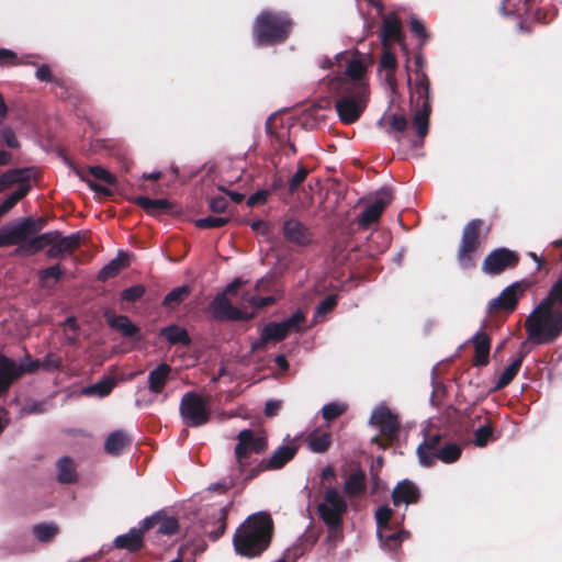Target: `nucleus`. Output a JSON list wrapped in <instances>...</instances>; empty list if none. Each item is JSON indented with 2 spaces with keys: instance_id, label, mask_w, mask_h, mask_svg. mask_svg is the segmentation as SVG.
Instances as JSON below:
<instances>
[{
  "instance_id": "f257e3e1",
  "label": "nucleus",
  "mask_w": 562,
  "mask_h": 562,
  "mask_svg": "<svg viewBox=\"0 0 562 562\" xmlns=\"http://www.w3.org/2000/svg\"><path fill=\"white\" fill-rule=\"evenodd\" d=\"M273 535L274 522L269 513L251 514L235 530L234 550L243 558L260 557L270 547Z\"/></svg>"
},
{
  "instance_id": "f03ea898",
  "label": "nucleus",
  "mask_w": 562,
  "mask_h": 562,
  "mask_svg": "<svg viewBox=\"0 0 562 562\" xmlns=\"http://www.w3.org/2000/svg\"><path fill=\"white\" fill-rule=\"evenodd\" d=\"M525 328L532 342H553L562 333V308L542 300L527 317Z\"/></svg>"
},
{
  "instance_id": "7ed1b4c3",
  "label": "nucleus",
  "mask_w": 562,
  "mask_h": 562,
  "mask_svg": "<svg viewBox=\"0 0 562 562\" xmlns=\"http://www.w3.org/2000/svg\"><path fill=\"white\" fill-rule=\"evenodd\" d=\"M328 82L329 91L337 98L335 108L344 124H353L359 120L369 100V85Z\"/></svg>"
},
{
  "instance_id": "20e7f679",
  "label": "nucleus",
  "mask_w": 562,
  "mask_h": 562,
  "mask_svg": "<svg viewBox=\"0 0 562 562\" xmlns=\"http://www.w3.org/2000/svg\"><path fill=\"white\" fill-rule=\"evenodd\" d=\"M416 102V112L413 117L412 127L416 136L408 139L412 148H418L424 145V139L429 132V117L432 111L430 95V80L428 76L420 70H416V81L411 87V102Z\"/></svg>"
},
{
  "instance_id": "39448f33",
  "label": "nucleus",
  "mask_w": 562,
  "mask_h": 562,
  "mask_svg": "<svg viewBox=\"0 0 562 562\" xmlns=\"http://www.w3.org/2000/svg\"><path fill=\"white\" fill-rule=\"evenodd\" d=\"M292 20L286 13L262 11L252 25V35L258 46L284 43L291 33Z\"/></svg>"
},
{
  "instance_id": "423d86ee",
  "label": "nucleus",
  "mask_w": 562,
  "mask_h": 562,
  "mask_svg": "<svg viewBox=\"0 0 562 562\" xmlns=\"http://www.w3.org/2000/svg\"><path fill=\"white\" fill-rule=\"evenodd\" d=\"M348 504L336 487H327L323 502L317 505L319 518L328 530L327 541H336L342 538L344 516Z\"/></svg>"
},
{
  "instance_id": "0eeeda50",
  "label": "nucleus",
  "mask_w": 562,
  "mask_h": 562,
  "mask_svg": "<svg viewBox=\"0 0 562 562\" xmlns=\"http://www.w3.org/2000/svg\"><path fill=\"white\" fill-rule=\"evenodd\" d=\"M81 245L80 233H74L68 236H63L59 231H49L34 236L27 244V249L31 252H40L45 247L49 246L46 250L48 259H64L68 255H72Z\"/></svg>"
},
{
  "instance_id": "6e6552de",
  "label": "nucleus",
  "mask_w": 562,
  "mask_h": 562,
  "mask_svg": "<svg viewBox=\"0 0 562 562\" xmlns=\"http://www.w3.org/2000/svg\"><path fill=\"white\" fill-rule=\"evenodd\" d=\"M237 445L234 454L238 473H243L251 463V454H262L268 449V439L265 435H256L251 429H243L236 436Z\"/></svg>"
},
{
  "instance_id": "1a4fd4ad",
  "label": "nucleus",
  "mask_w": 562,
  "mask_h": 562,
  "mask_svg": "<svg viewBox=\"0 0 562 562\" xmlns=\"http://www.w3.org/2000/svg\"><path fill=\"white\" fill-rule=\"evenodd\" d=\"M182 423L187 427L198 428L206 425L211 419L207 402L196 392L189 391L183 394L179 404Z\"/></svg>"
},
{
  "instance_id": "9d476101",
  "label": "nucleus",
  "mask_w": 562,
  "mask_h": 562,
  "mask_svg": "<svg viewBox=\"0 0 562 562\" xmlns=\"http://www.w3.org/2000/svg\"><path fill=\"white\" fill-rule=\"evenodd\" d=\"M370 424L380 430V435L373 437L372 442L386 448L397 440L401 427L400 420L387 406L376 407L371 414Z\"/></svg>"
},
{
  "instance_id": "9b49d317",
  "label": "nucleus",
  "mask_w": 562,
  "mask_h": 562,
  "mask_svg": "<svg viewBox=\"0 0 562 562\" xmlns=\"http://www.w3.org/2000/svg\"><path fill=\"white\" fill-rule=\"evenodd\" d=\"M483 225V220L474 218L463 227L461 243L457 252L458 262L463 269H471L475 266L473 255L480 248V236Z\"/></svg>"
},
{
  "instance_id": "f8f14e48",
  "label": "nucleus",
  "mask_w": 562,
  "mask_h": 562,
  "mask_svg": "<svg viewBox=\"0 0 562 562\" xmlns=\"http://www.w3.org/2000/svg\"><path fill=\"white\" fill-rule=\"evenodd\" d=\"M530 285L528 280H521L506 286L497 297L488 302L487 315L494 317L502 313L512 314L517 308L519 299Z\"/></svg>"
},
{
  "instance_id": "ddd939ff",
  "label": "nucleus",
  "mask_w": 562,
  "mask_h": 562,
  "mask_svg": "<svg viewBox=\"0 0 562 562\" xmlns=\"http://www.w3.org/2000/svg\"><path fill=\"white\" fill-rule=\"evenodd\" d=\"M291 119L286 121L270 117L266 123V130L270 137L272 149L279 154L282 153L285 156H294L296 154V147L291 142V127L293 126Z\"/></svg>"
},
{
  "instance_id": "4468645a",
  "label": "nucleus",
  "mask_w": 562,
  "mask_h": 562,
  "mask_svg": "<svg viewBox=\"0 0 562 562\" xmlns=\"http://www.w3.org/2000/svg\"><path fill=\"white\" fill-rule=\"evenodd\" d=\"M33 239L23 218L13 224L3 225L0 228V248L9 246H19L15 254L26 256L35 255L27 249V244Z\"/></svg>"
},
{
  "instance_id": "2eb2a0df",
  "label": "nucleus",
  "mask_w": 562,
  "mask_h": 562,
  "mask_svg": "<svg viewBox=\"0 0 562 562\" xmlns=\"http://www.w3.org/2000/svg\"><path fill=\"white\" fill-rule=\"evenodd\" d=\"M209 313L216 322H248L255 317V313L245 312L234 306L225 294H216L209 304Z\"/></svg>"
},
{
  "instance_id": "dca6fc26",
  "label": "nucleus",
  "mask_w": 562,
  "mask_h": 562,
  "mask_svg": "<svg viewBox=\"0 0 562 562\" xmlns=\"http://www.w3.org/2000/svg\"><path fill=\"white\" fill-rule=\"evenodd\" d=\"M520 257L518 252L502 247L492 250L484 259L482 270L490 276H498L507 269L518 266Z\"/></svg>"
},
{
  "instance_id": "f3484780",
  "label": "nucleus",
  "mask_w": 562,
  "mask_h": 562,
  "mask_svg": "<svg viewBox=\"0 0 562 562\" xmlns=\"http://www.w3.org/2000/svg\"><path fill=\"white\" fill-rule=\"evenodd\" d=\"M305 321V316L301 311L295 312L289 318L276 323L270 322L263 328V340L274 342L282 341L290 331H299L300 325Z\"/></svg>"
},
{
  "instance_id": "a211bd4d",
  "label": "nucleus",
  "mask_w": 562,
  "mask_h": 562,
  "mask_svg": "<svg viewBox=\"0 0 562 562\" xmlns=\"http://www.w3.org/2000/svg\"><path fill=\"white\" fill-rule=\"evenodd\" d=\"M282 235L288 243L301 247H306L313 241L312 229L295 217H289L283 221Z\"/></svg>"
},
{
  "instance_id": "6ab92c4d",
  "label": "nucleus",
  "mask_w": 562,
  "mask_h": 562,
  "mask_svg": "<svg viewBox=\"0 0 562 562\" xmlns=\"http://www.w3.org/2000/svg\"><path fill=\"white\" fill-rule=\"evenodd\" d=\"M392 193L389 189H384L378 193V196L368 205L358 217V226L360 228H368L373 223H376L384 209L391 203Z\"/></svg>"
},
{
  "instance_id": "aec40b11",
  "label": "nucleus",
  "mask_w": 562,
  "mask_h": 562,
  "mask_svg": "<svg viewBox=\"0 0 562 562\" xmlns=\"http://www.w3.org/2000/svg\"><path fill=\"white\" fill-rule=\"evenodd\" d=\"M367 72L366 55L360 54L356 50L352 58L347 63V68L344 75L334 77L329 82L341 81L345 83L368 85L364 80Z\"/></svg>"
},
{
  "instance_id": "412c9836",
  "label": "nucleus",
  "mask_w": 562,
  "mask_h": 562,
  "mask_svg": "<svg viewBox=\"0 0 562 562\" xmlns=\"http://www.w3.org/2000/svg\"><path fill=\"white\" fill-rule=\"evenodd\" d=\"M442 439L441 434H425L423 442L417 447V456L422 465L430 468L435 464L436 453L445 442Z\"/></svg>"
},
{
  "instance_id": "4be33fe9",
  "label": "nucleus",
  "mask_w": 562,
  "mask_h": 562,
  "mask_svg": "<svg viewBox=\"0 0 562 562\" xmlns=\"http://www.w3.org/2000/svg\"><path fill=\"white\" fill-rule=\"evenodd\" d=\"M155 527H157V533L173 536L179 530V521L176 517L166 516L164 510H159L143 520V529L148 531Z\"/></svg>"
},
{
  "instance_id": "5701e85b",
  "label": "nucleus",
  "mask_w": 562,
  "mask_h": 562,
  "mask_svg": "<svg viewBox=\"0 0 562 562\" xmlns=\"http://www.w3.org/2000/svg\"><path fill=\"white\" fill-rule=\"evenodd\" d=\"M420 491L418 486L411 480L400 481L393 488L391 499L394 506L402 504L411 505L419 502Z\"/></svg>"
},
{
  "instance_id": "b1692460",
  "label": "nucleus",
  "mask_w": 562,
  "mask_h": 562,
  "mask_svg": "<svg viewBox=\"0 0 562 562\" xmlns=\"http://www.w3.org/2000/svg\"><path fill=\"white\" fill-rule=\"evenodd\" d=\"M380 38L383 48L391 47L393 42L402 43L404 41L402 22L395 14L383 19Z\"/></svg>"
},
{
  "instance_id": "393cba45",
  "label": "nucleus",
  "mask_w": 562,
  "mask_h": 562,
  "mask_svg": "<svg viewBox=\"0 0 562 562\" xmlns=\"http://www.w3.org/2000/svg\"><path fill=\"white\" fill-rule=\"evenodd\" d=\"M109 326L126 338L139 341L142 339L140 328L125 315L105 313Z\"/></svg>"
},
{
  "instance_id": "a878e982",
  "label": "nucleus",
  "mask_w": 562,
  "mask_h": 562,
  "mask_svg": "<svg viewBox=\"0 0 562 562\" xmlns=\"http://www.w3.org/2000/svg\"><path fill=\"white\" fill-rule=\"evenodd\" d=\"M471 340L474 347V356L472 359L473 366L477 368L487 366L490 362L491 350L490 336L485 331L479 330Z\"/></svg>"
},
{
  "instance_id": "bb28decb",
  "label": "nucleus",
  "mask_w": 562,
  "mask_h": 562,
  "mask_svg": "<svg viewBox=\"0 0 562 562\" xmlns=\"http://www.w3.org/2000/svg\"><path fill=\"white\" fill-rule=\"evenodd\" d=\"M133 203L142 207L148 215L157 216L159 214H168L173 210V203L167 199H149L139 195L133 199Z\"/></svg>"
},
{
  "instance_id": "cd10ccee",
  "label": "nucleus",
  "mask_w": 562,
  "mask_h": 562,
  "mask_svg": "<svg viewBox=\"0 0 562 562\" xmlns=\"http://www.w3.org/2000/svg\"><path fill=\"white\" fill-rule=\"evenodd\" d=\"M172 372V368L170 364L162 362L159 363L155 369L149 371L148 373V390L153 394H160L166 387L170 375Z\"/></svg>"
},
{
  "instance_id": "c85d7f7f",
  "label": "nucleus",
  "mask_w": 562,
  "mask_h": 562,
  "mask_svg": "<svg viewBox=\"0 0 562 562\" xmlns=\"http://www.w3.org/2000/svg\"><path fill=\"white\" fill-rule=\"evenodd\" d=\"M16 380H19L16 362L0 352V396L8 393Z\"/></svg>"
},
{
  "instance_id": "c756f323",
  "label": "nucleus",
  "mask_w": 562,
  "mask_h": 562,
  "mask_svg": "<svg viewBox=\"0 0 562 562\" xmlns=\"http://www.w3.org/2000/svg\"><path fill=\"white\" fill-rule=\"evenodd\" d=\"M32 176L33 168H14L0 172V193L16 183L20 186L30 184Z\"/></svg>"
},
{
  "instance_id": "7c9ffc66",
  "label": "nucleus",
  "mask_w": 562,
  "mask_h": 562,
  "mask_svg": "<svg viewBox=\"0 0 562 562\" xmlns=\"http://www.w3.org/2000/svg\"><path fill=\"white\" fill-rule=\"evenodd\" d=\"M147 529L132 528L127 533L115 538L114 544L120 549H127L130 552H137L143 548V537Z\"/></svg>"
},
{
  "instance_id": "2f4dec72",
  "label": "nucleus",
  "mask_w": 562,
  "mask_h": 562,
  "mask_svg": "<svg viewBox=\"0 0 562 562\" xmlns=\"http://www.w3.org/2000/svg\"><path fill=\"white\" fill-rule=\"evenodd\" d=\"M132 437L123 430L111 432L104 441V451L110 456H120L126 448L132 445Z\"/></svg>"
},
{
  "instance_id": "473e14b6",
  "label": "nucleus",
  "mask_w": 562,
  "mask_h": 562,
  "mask_svg": "<svg viewBox=\"0 0 562 562\" xmlns=\"http://www.w3.org/2000/svg\"><path fill=\"white\" fill-rule=\"evenodd\" d=\"M367 488V475L366 472L357 468L352 470V472L347 477L345 485H344V492L349 497H357L362 495L366 492Z\"/></svg>"
},
{
  "instance_id": "72a5a7b5",
  "label": "nucleus",
  "mask_w": 562,
  "mask_h": 562,
  "mask_svg": "<svg viewBox=\"0 0 562 562\" xmlns=\"http://www.w3.org/2000/svg\"><path fill=\"white\" fill-rule=\"evenodd\" d=\"M299 447L295 445L279 447L270 458L263 459L270 470L282 469L297 453Z\"/></svg>"
},
{
  "instance_id": "f704fd0d",
  "label": "nucleus",
  "mask_w": 562,
  "mask_h": 562,
  "mask_svg": "<svg viewBox=\"0 0 562 562\" xmlns=\"http://www.w3.org/2000/svg\"><path fill=\"white\" fill-rule=\"evenodd\" d=\"M56 469L57 481L60 484H72L77 482V468L70 457H61L56 463Z\"/></svg>"
},
{
  "instance_id": "c9c22d12",
  "label": "nucleus",
  "mask_w": 562,
  "mask_h": 562,
  "mask_svg": "<svg viewBox=\"0 0 562 562\" xmlns=\"http://www.w3.org/2000/svg\"><path fill=\"white\" fill-rule=\"evenodd\" d=\"M526 355L527 352L524 350H520L518 352L517 358L501 374L499 379L497 380L494 386V391L503 390L504 387L512 383V381L515 379L518 371L520 370Z\"/></svg>"
},
{
  "instance_id": "e433bc0d",
  "label": "nucleus",
  "mask_w": 562,
  "mask_h": 562,
  "mask_svg": "<svg viewBox=\"0 0 562 562\" xmlns=\"http://www.w3.org/2000/svg\"><path fill=\"white\" fill-rule=\"evenodd\" d=\"M308 449L314 453H324L331 446V434L329 431H322L321 429H314L307 436Z\"/></svg>"
},
{
  "instance_id": "4c0bfd02",
  "label": "nucleus",
  "mask_w": 562,
  "mask_h": 562,
  "mask_svg": "<svg viewBox=\"0 0 562 562\" xmlns=\"http://www.w3.org/2000/svg\"><path fill=\"white\" fill-rule=\"evenodd\" d=\"M408 120L404 114L393 113L389 117L386 134L393 136L397 143H401L406 136Z\"/></svg>"
},
{
  "instance_id": "58836bf2",
  "label": "nucleus",
  "mask_w": 562,
  "mask_h": 562,
  "mask_svg": "<svg viewBox=\"0 0 562 562\" xmlns=\"http://www.w3.org/2000/svg\"><path fill=\"white\" fill-rule=\"evenodd\" d=\"M160 336L170 345L181 344L183 346H189L191 344V338L188 331L175 324L161 328Z\"/></svg>"
},
{
  "instance_id": "ea45409f",
  "label": "nucleus",
  "mask_w": 562,
  "mask_h": 562,
  "mask_svg": "<svg viewBox=\"0 0 562 562\" xmlns=\"http://www.w3.org/2000/svg\"><path fill=\"white\" fill-rule=\"evenodd\" d=\"M191 292L192 289L188 284L175 288L164 297L162 306L175 310L189 297Z\"/></svg>"
},
{
  "instance_id": "a19ab883",
  "label": "nucleus",
  "mask_w": 562,
  "mask_h": 562,
  "mask_svg": "<svg viewBox=\"0 0 562 562\" xmlns=\"http://www.w3.org/2000/svg\"><path fill=\"white\" fill-rule=\"evenodd\" d=\"M378 536L384 547L392 551H395L401 547L403 540L407 538L408 533L403 530L398 532H393L392 529L390 528L389 530H378Z\"/></svg>"
},
{
  "instance_id": "79ce46f5",
  "label": "nucleus",
  "mask_w": 562,
  "mask_h": 562,
  "mask_svg": "<svg viewBox=\"0 0 562 562\" xmlns=\"http://www.w3.org/2000/svg\"><path fill=\"white\" fill-rule=\"evenodd\" d=\"M397 61L395 55L391 52V47L383 48V54L380 60V69L386 70L385 79L390 86L395 85V70Z\"/></svg>"
},
{
  "instance_id": "37998d69",
  "label": "nucleus",
  "mask_w": 562,
  "mask_h": 562,
  "mask_svg": "<svg viewBox=\"0 0 562 562\" xmlns=\"http://www.w3.org/2000/svg\"><path fill=\"white\" fill-rule=\"evenodd\" d=\"M127 261L122 259L121 257L112 259L99 271L97 276L98 281L105 282L110 279L115 278L122 269L127 267Z\"/></svg>"
},
{
  "instance_id": "c03bdc74",
  "label": "nucleus",
  "mask_w": 562,
  "mask_h": 562,
  "mask_svg": "<svg viewBox=\"0 0 562 562\" xmlns=\"http://www.w3.org/2000/svg\"><path fill=\"white\" fill-rule=\"evenodd\" d=\"M34 537L40 542H50L59 532V527L54 522L36 524L32 528Z\"/></svg>"
},
{
  "instance_id": "a18cd8bd",
  "label": "nucleus",
  "mask_w": 562,
  "mask_h": 562,
  "mask_svg": "<svg viewBox=\"0 0 562 562\" xmlns=\"http://www.w3.org/2000/svg\"><path fill=\"white\" fill-rule=\"evenodd\" d=\"M462 448L454 442L445 441L441 449L436 453V460L443 463H453L461 457Z\"/></svg>"
},
{
  "instance_id": "49530a36",
  "label": "nucleus",
  "mask_w": 562,
  "mask_h": 562,
  "mask_svg": "<svg viewBox=\"0 0 562 562\" xmlns=\"http://www.w3.org/2000/svg\"><path fill=\"white\" fill-rule=\"evenodd\" d=\"M228 507H222L213 515V518L218 524L214 530L206 531L210 540L217 541L224 533L227 527Z\"/></svg>"
},
{
  "instance_id": "de8ad7c7",
  "label": "nucleus",
  "mask_w": 562,
  "mask_h": 562,
  "mask_svg": "<svg viewBox=\"0 0 562 562\" xmlns=\"http://www.w3.org/2000/svg\"><path fill=\"white\" fill-rule=\"evenodd\" d=\"M114 386L115 381L112 378L105 376L95 384L86 387L83 392L88 395H98L99 397H104L112 392Z\"/></svg>"
},
{
  "instance_id": "09e8293b",
  "label": "nucleus",
  "mask_w": 562,
  "mask_h": 562,
  "mask_svg": "<svg viewBox=\"0 0 562 562\" xmlns=\"http://www.w3.org/2000/svg\"><path fill=\"white\" fill-rule=\"evenodd\" d=\"M496 440L494 436V426L487 420L486 424L480 426L474 432V443L477 447H485L490 441Z\"/></svg>"
},
{
  "instance_id": "8fccbe9b",
  "label": "nucleus",
  "mask_w": 562,
  "mask_h": 562,
  "mask_svg": "<svg viewBox=\"0 0 562 562\" xmlns=\"http://www.w3.org/2000/svg\"><path fill=\"white\" fill-rule=\"evenodd\" d=\"M65 274V270L61 268L59 263L54 265L52 267L41 269L38 271V278L42 286H48V279H54L55 282H58Z\"/></svg>"
},
{
  "instance_id": "3c124183",
  "label": "nucleus",
  "mask_w": 562,
  "mask_h": 562,
  "mask_svg": "<svg viewBox=\"0 0 562 562\" xmlns=\"http://www.w3.org/2000/svg\"><path fill=\"white\" fill-rule=\"evenodd\" d=\"M231 221L226 216H206L194 221V225L201 229L220 228L225 226Z\"/></svg>"
},
{
  "instance_id": "603ef678",
  "label": "nucleus",
  "mask_w": 562,
  "mask_h": 562,
  "mask_svg": "<svg viewBox=\"0 0 562 562\" xmlns=\"http://www.w3.org/2000/svg\"><path fill=\"white\" fill-rule=\"evenodd\" d=\"M347 411V405L338 402H330L322 408V416L326 422H333Z\"/></svg>"
},
{
  "instance_id": "864d4df0",
  "label": "nucleus",
  "mask_w": 562,
  "mask_h": 562,
  "mask_svg": "<svg viewBox=\"0 0 562 562\" xmlns=\"http://www.w3.org/2000/svg\"><path fill=\"white\" fill-rule=\"evenodd\" d=\"M318 540V533L317 532H314V531H307L305 532L297 541L294 550H295V555H302L305 551L310 550L313 548V546L317 542Z\"/></svg>"
},
{
  "instance_id": "5fc2aeb1",
  "label": "nucleus",
  "mask_w": 562,
  "mask_h": 562,
  "mask_svg": "<svg viewBox=\"0 0 562 562\" xmlns=\"http://www.w3.org/2000/svg\"><path fill=\"white\" fill-rule=\"evenodd\" d=\"M88 172L94 179L100 180L108 186H115L117 182L116 177L101 166H91L89 167Z\"/></svg>"
},
{
  "instance_id": "6e6d98bb",
  "label": "nucleus",
  "mask_w": 562,
  "mask_h": 562,
  "mask_svg": "<svg viewBox=\"0 0 562 562\" xmlns=\"http://www.w3.org/2000/svg\"><path fill=\"white\" fill-rule=\"evenodd\" d=\"M392 516H393V510L387 505H383V506L379 507L375 512V520H376L378 530H380V529L389 530L391 527L390 520H391Z\"/></svg>"
},
{
  "instance_id": "4d7b16f0",
  "label": "nucleus",
  "mask_w": 562,
  "mask_h": 562,
  "mask_svg": "<svg viewBox=\"0 0 562 562\" xmlns=\"http://www.w3.org/2000/svg\"><path fill=\"white\" fill-rule=\"evenodd\" d=\"M23 221H24L32 237L40 236L41 235L40 232L43 231L48 223L47 220L43 216H40V217L27 216V217H23Z\"/></svg>"
},
{
  "instance_id": "13d9d810",
  "label": "nucleus",
  "mask_w": 562,
  "mask_h": 562,
  "mask_svg": "<svg viewBox=\"0 0 562 562\" xmlns=\"http://www.w3.org/2000/svg\"><path fill=\"white\" fill-rule=\"evenodd\" d=\"M38 369H42L41 359H32L30 355L25 357V362L16 363L19 379L24 374L34 373Z\"/></svg>"
},
{
  "instance_id": "bf43d9fd",
  "label": "nucleus",
  "mask_w": 562,
  "mask_h": 562,
  "mask_svg": "<svg viewBox=\"0 0 562 562\" xmlns=\"http://www.w3.org/2000/svg\"><path fill=\"white\" fill-rule=\"evenodd\" d=\"M145 292L146 288L143 284H136L123 290L120 296L122 301L134 303L142 299Z\"/></svg>"
},
{
  "instance_id": "052dcab7",
  "label": "nucleus",
  "mask_w": 562,
  "mask_h": 562,
  "mask_svg": "<svg viewBox=\"0 0 562 562\" xmlns=\"http://www.w3.org/2000/svg\"><path fill=\"white\" fill-rule=\"evenodd\" d=\"M338 304V296L336 294L327 295L316 307V316H326L328 313L333 312Z\"/></svg>"
},
{
  "instance_id": "680f3d73",
  "label": "nucleus",
  "mask_w": 562,
  "mask_h": 562,
  "mask_svg": "<svg viewBox=\"0 0 562 562\" xmlns=\"http://www.w3.org/2000/svg\"><path fill=\"white\" fill-rule=\"evenodd\" d=\"M308 170L304 166H300L296 172L289 180V194H294L299 187L306 180Z\"/></svg>"
},
{
  "instance_id": "e2e57ef3",
  "label": "nucleus",
  "mask_w": 562,
  "mask_h": 562,
  "mask_svg": "<svg viewBox=\"0 0 562 562\" xmlns=\"http://www.w3.org/2000/svg\"><path fill=\"white\" fill-rule=\"evenodd\" d=\"M41 364L44 371L59 370L63 367V359L58 355L49 352L41 360Z\"/></svg>"
},
{
  "instance_id": "0e129e2a",
  "label": "nucleus",
  "mask_w": 562,
  "mask_h": 562,
  "mask_svg": "<svg viewBox=\"0 0 562 562\" xmlns=\"http://www.w3.org/2000/svg\"><path fill=\"white\" fill-rule=\"evenodd\" d=\"M544 300H549L552 305L558 304V307L562 308V277L552 285Z\"/></svg>"
},
{
  "instance_id": "69168bd1",
  "label": "nucleus",
  "mask_w": 562,
  "mask_h": 562,
  "mask_svg": "<svg viewBox=\"0 0 562 562\" xmlns=\"http://www.w3.org/2000/svg\"><path fill=\"white\" fill-rule=\"evenodd\" d=\"M245 301L255 308H262L274 303L273 296L248 295Z\"/></svg>"
},
{
  "instance_id": "338daca9",
  "label": "nucleus",
  "mask_w": 562,
  "mask_h": 562,
  "mask_svg": "<svg viewBox=\"0 0 562 562\" xmlns=\"http://www.w3.org/2000/svg\"><path fill=\"white\" fill-rule=\"evenodd\" d=\"M269 470L270 469L268 468L266 461L262 459L258 464L250 468L249 470L246 469L241 474L245 473L244 481L249 482L257 477L260 473Z\"/></svg>"
},
{
  "instance_id": "774afa93",
  "label": "nucleus",
  "mask_w": 562,
  "mask_h": 562,
  "mask_svg": "<svg viewBox=\"0 0 562 562\" xmlns=\"http://www.w3.org/2000/svg\"><path fill=\"white\" fill-rule=\"evenodd\" d=\"M210 210L214 213H224L228 206V201L225 196H214L210 200Z\"/></svg>"
}]
</instances>
